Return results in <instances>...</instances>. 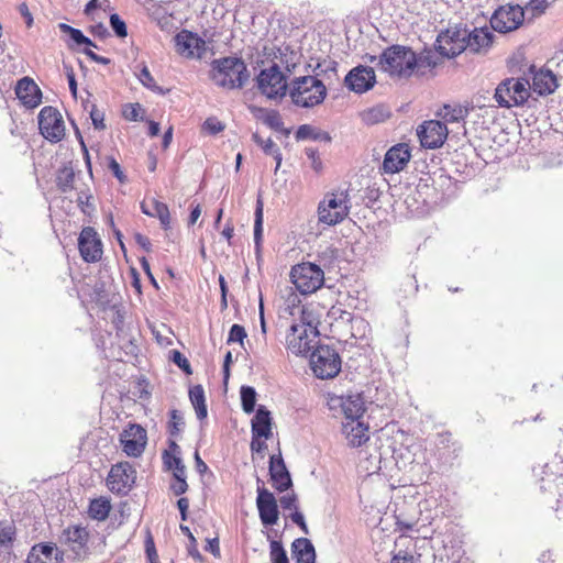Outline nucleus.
<instances>
[{"mask_svg":"<svg viewBox=\"0 0 563 563\" xmlns=\"http://www.w3.org/2000/svg\"><path fill=\"white\" fill-rule=\"evenodd\" d=\"M494 98L498 106L503 108L509 109L514 106H518L512 101L515 100V96L512 95L510 86L506 84V79L496 87Z\"/></svg>","mask_w":563,"mask_h":563,"instance_id":"obj_36","label":"nucleus"},{"mask_svg":"<svg viewBox=\"0 0 563 563\" xmlns=\"http://www.w3.org/2000/svg\"><path fill=\"white\" fill-rule=\"evenodd\" d=\"M202 129L209 134L216 135L224 130V124L217 118L211 117L203 122Z\"/></svg>","mask_w":563,"mask_h":563,"instance_id":"obj_50","label":"nucleus"},{"mask_svg":"<svg viewBox=\"0 0 563 563\" xmlns=\"http://www.w3.org/2000/svg\"><path fill=\"white\" fill-rule=\"evenodd\" d=\"M137 79L140 82L151 91L158 93V95H166L168 92V89H163L162 87L157 86L155 82L154 77L151 75L148 68L146 65H142L139 74H136Z\"/></svg>","mask_w":563,"mask_h":563,"instance_id":"obj_40","label":"nucleus"},{"mask_svg":"<svg viewBox=\"0 0 563 563\" xmlns=\"http://www.w3.org/2000/svg\"><path fill=\"white\" fill-rule=\"evenodd\" d=\"M562 468V462H551L533 468L534 476L538 477L541 494L548 503L555 504V510L563 508Z\"/></svg>","mask_w":563,"mask_h":563,"instance_id":"obj_4","label":"nucleus"},{"mask_svg":"<svg viewBox=\"0 0 563 563\" xmlns=\"http://www.w3.org/2000/svg\"><path fill=\"white\" fill-rule=\"evenodd\" d=\"M305 153L307 157L310 159L311 168L314 172L320 173L322 170V162L320 159L318 150L313 147H307L305 150Z\"/></svg>","mask_w":563,"mask_h":563,"instance_id":"obj_55","label":"nucleus"},{"mask_svg":"<svg viewBox=\"0 0 563 563\" xmlns=\"http://www.w3.org/2000/svg\"><path fill=\"white\" fill-rule=\"evenodd\" d=\"M15 536L13 522L0 521V563H9Z\"/></svg>","mask_w":563,"mask_h":563,"instance_id":"obj_28","label":"nucleus"},{"mask_svg":"<svg viewBox=\"0 0 563 563\" xmlns=\"http://www.w3.org/2000/svg\"><path fill=\"white\" fill-rule=\"evenodd\" d=\"M269 558L272 563H289L286 550L280 541L271 540Z\"/></svg>","mask_w":563,"mask_h":563,"instance_id":"obj_46","label":"nucleus"},{"mask_svg":"<svg viewBox=\"0 0 563 563\" xmlns=\"http://www.w3.org/2000/svg\"><path fill=\"white\" fill-rule=\"evenodd\" d=\"M170 360L186 374H191L189 361L179 351L173 350Z\"/></svg>","mask_w":563,"mask_h":563,"instance_id":"obj_54","label":"nucleus"},{"mask_svg":"<svg viewBox=\"0 0 563 563\" xmlns=\"http://www.w3.org/2000/svg\"><path fill=\"white\" fill-rule=\"evenodd\" d=\"M164 465L168 470H178V467H186L183 463V460L180 456L169 453L168 451H165L163 454Z\"/></svg>","mask_w":563,"mask_h":563,"instance_id":"obj_53","label":"nucleus"},{"mask_svg":"<svg viewBox=\"0 0 563 563\" xmlns=\"http://www.w3.org/2000/svg\"><path fill=\"white\" fill-rule=\"evenodd\" d=\"M78 249L85 262L95 263L101 258L102 244L93 228L86 227L81 230L78 238Z\"/></svg>","mask_w":563,"mask_h":563,"instance_id":"obj_18","label":"nucleus"},{"mask_svg":"<svg viewBox=\"0 0 563 563\" xmlns=\"http://www.w3.org/2000/svg\"><path fill=\"white\" fill-rule=\"evenodd\" d=\"M390 563H415V558L411 554L399 551L398 553L394 554Z\"/></svg>","mask_w":563,"mask_h":563,"instance_id":"obj_64","label":"nucleus"},{"mask_svg":"<svg viewBox=\"0 0 563 563\" xmlns=\"http://www.w3.org/2000/svg\"><path fill=\"white\" fill-rule=\"evenodd\" d=\"M291 554L296 563H316V550L307 538H297L291 543Z\"/></svg>","mask_w":563,"mask_h":563,"instance_id":"obj_31","label":"nucleus"},{"mask_svg":"<svg viewBox=\"0 0 563 563\" xmlns=\"http://www.w3.org/2000/svg\"><path fill=\"white\" fill-rule=\"evenodd\" d=\"M185 424L184 418L180 411L173 409L170 411L169 432L170 434H177L180 427Z\"/></svg>","mask_w":563,"mask_h":563,"instance_id":"obj_51","label":"nucleus"},{"mask_svg":"<svg viewBox=\"0 0 563 563\" xmlns=\"http://www.w3.org/2000/svg\"><path fill=\"white\" fill-rule=\"evenodd\" d=\"M559 87L556 76L549 69H540L533 75L532 90L539 96L553 93Z\"/></svg>","mask_w":563,"mask_h":563,"instance_id":"obj_27","label":"nucleus"},{"mask_svg":"<svg viewBox=\"0 0 563 563\" xmlns=\"http://www.w3.org/2000/svg\"><path fill=\"white\" fill-rule=\"evenodd\" d=\"M313 374L321 379L335 377L341 371V357L335 349L329 345H318L310 355Z\"/></svg>","mask_w":563,"mask_h":563,"instance_id":"obj_8","label":"nucleus"},{"mask_svg":"<svg viewBox=\"0 0 563 563\" xmlns=\"http://www.w3.org/2000/svg\"><path fill=\"white\" fill-rule=\"evenodd\" d=\"M176 52L186 58H201L206 52V42L197 33L181 30L174 37Z\"/></svg>","mask_w":563,"mask_h":563,"instance_id":"obj_15","label":"nucleus"},{"mask_svg":"<svg viewBox=\"0 0 563 563\" xmlns=\"http://www.w3.org/2000/svg\"><path fill=\"white\" fill-rule=\"evenodd\" d=\"M410 157L411 152L408 144H396L386 152L382 169L385 174L398 173L407 166Z\"/></svg>","mask_w":563,"mask_h":563,"instance_id":"obj_20","label":"nucleus"},{"mask_svg":"<svg viewBox=\"0 0 563 563\" xmlns=\"http://www.w3.org/2000/svg\"><path fill=\"white\" fill-rule=\"evenodd\" d=\"M69 37L77 45H87V46L97 47V45L78 29H74L71 31Z\"/></svg>","mask_w":563,"mask_h":563,"instance_id":"obj_58","label":"nucleus"},{"mask_svg":"<svg viewBox=\"0 0 563 563\" xmlns=\"http://www.w3.org/2000/svg\"><path fill=\"white\" fill-rule=\"evenodd\" d=\"M344 82L350 90L356 93L366 92L376 82L375 71L369 66L358 65L347 73Z\"/></svg>","mask_w":563,"mask_h":563,"instance_id":"obj_19","label":"nucleus"},{"mask_svg":"<svg viewBox=\"0 0 563 563\" xmlns=\"http://www.w3.org/2000/svg\"><path fill=\"white\" fill-rule=\"evenodd\" d=\"M421 146L426 148H438L442 146L448 137L446 125L438 120L426 121L417 131Z\"/></svg>","mask_w":563,"mask_h":563,"instance_id":"obj_17","label":"nucleus"},{"mask_svg":"<svg viewBox=\"0 0 563 563\" xmlns=\"http://www.w3.org/2000/svg\"><path fill=\"white\" fill-rule=\"evenodd\" d=\"M263 437L252 435L251 440V451L252 459L255 460V455L258 454L263 457V452L267 449L265 441L262 440Z\"/></svg>","mask_w":563,"mask_h":563,"instance_id":"obj_56","label":"nucleus"},{"mask_svg":"<svg viewBox=\"0 0 563 563\" xmlns=\"http://www.w3.org/2000/svg\"><path fill=\"white\" fill-rule=\"evenodd\" d=\"M280 55V63L284 65L287 73L291 74L299 59L298 53L292 51L288 45L278 48Z\"/></svg>","mask_w":563,"mask_h":563,"instance_id":"obj_44","label":"nucleus"},{"mask_svg":"<svg viewBox=\"0 0 563 563\" xmlns=\"http://www.w3.org/2000/svg\"><path fill=\"white\" fill-rule=\"evenodd\" d=\"M41 134L52 143L62 141L65 136V124L60 112L53 107H44L38 113Z\"/></svg>","mask_w":563,"mask_h":563,"instance_id":"obj_11","label":"nucleus"},{"mask_svg":"<svg viewBox=\"0 0 563 563\" xmlns=\"http://www.w3.org/2000/svg\"><path fill=\"white\" fill-rule=\"evenodd\" d=\"M136 471L129 462L112 465L108 477V488L117 495H128L135 483Z\"/></svg>","mask_w":563,"mask_h":563,"instance_id":"obj_12","label":"nucleus"},{"mask_svg":"<svg viewBox=\"0 0 563 563\" xmlns=\"http://www.w3.org/2000/svg\"><path fill=\"white\" fill-rule=\"evenodd\" d=\"M26 563H58V552L51 543L35 544L27 555Z\"/></svg>","mask_w":563,"mask_h":563,"instance_id":"obj_32","label":"nucleus"},{"mask_svg":"<svg viewBox=\"0 0 563 563\" xmlns=\"http://www.w3.org/2000/svg\"><path fill=\"white\" fill-rule=\"evenodd\" d=\"M180 530L189 539L188 554L197 561H202V555L200 554L197 547V540L191 533L190 529L187 526L180 525Z\"/></svg>","mask_w":563,"mask_h":563,"instance_id":"obj_47","label":"nucleus"},{"mask_svg":"<svg viewBox=\"0 0 563 563\" xmlns=\"http://www.w3.org/2000/svg\"><path fill=\"white\" fill-rule=\"evenodd\" d=\"M470 36L465 40V51L474 54L486 53L493 44L494 34L487 27L468 29Z\"/></svg>","mask_w":563,"mask_h":563,"instance_id":"obj_23","label":"nucleus"},{"mask_svg":"<svg viewBox=\"0 0 563 563\" xmlns=\"http://www.w3.org/2000/svg\"><path fill=\"white\" fill-rule=\"evenodd\" d=\"M264 123L276 131H279L283 128L282 117L277 111L274 110L266 114Z\"/></svg>","mask_w":563,"mask_h":563,"instance_id":"obj_57","label":"nucleus"},{"mask_svg":"<svg viewBox=\"0 0 563 563\" xmlns=\"http://www.w3.org/2000/svg\"><path fill=\"white\" fill-rule=\"evenodd\" d=\"M376 59L380 70L397 78H409L413 74L423 76L435 68L440 62L435 52L430 48H424L417 54L410 47L398 44L386 47L378 58L369 57L372 63Z\"/></svg>","mask_w":563,"mask_h":563,"instance_id":"obj_1","label":"nucleus"},{"mask_svg":"<svg viewBox=\"0 0 563 563\" xmlns=\"http://www.w3.org/2000/svg\"><path fill=\"white\" fill-rule=\"evenodd\" d=\"M241 405L245 413H252L256 405V390L251 386H242L240 390Z\"/></svg>","mask_w":563,"mask_h":563,"instance_id":"obj_42","label":"nucleus"},{"mask_svg":"<svg viewBox=\"0 0 563 563\" xmlns=\"http://www.w3.org/2000/svg\"><path fill=\"white\" fill-rule=\"evenodd\" d=\"M444 109H445L444 118L446 121L459 122L466 114V110H464L462 108L451 109L449 106H445Z\"/></svg>","mask_w":563,"mask_h":563,"instance_id":"obj_59","label":"nucleus"},{"mask_svg":"<svg viewBox=\"0 0 563 563\" xmlns=\"http://www.w3.org/2000/svg\"><path fill=\"white\" fill-rule=\"evenodd\" d=\"M111 506L107 499H93L90 501L88 514L95 520H104L110 512Z\"/></svg>","mask_w":563,"mask_h":563,"instance_id":"obj_38","label":"nucleus"},{"mask_svg":"<svg viewBox=\"0 0 563 563\" xmlns=\"http://www.w3.org/2000/svg\"><path fill=\"white\" fill-rule=\"evenodd\" d=\"M547 5V0H530L526 9H530L533 12V15H539L544 12Z\"/></svg>","mask_w":563,"mask_h":563,"instance_id":"obj_62","label":"nucleus"},{"mask_svg":"<svg viewBox=\"0 0 563 563\" xmlns=\"http://www.w3.org/2000/svg\"><path fill=\"white\" fill-rule=\"evenodd\" d=\"M506 84L512 89V95L515 96V100L512 101L515 103L521 106L528 100L530 96L528 80L523 78H506Z\"/></svg>","mask_w":563,"mask_h":563,"instance_id":"obj_34","label":"nucleus"},{"mask_svg":"<svg viewBox=\"0 0 563 563\" xmlns=\"http://www.w3.org/2000/svg\"><path fill=\"white\" fill-rule=\"evenodd\" d=\"M256 81L260 91L268 99L283 98L287 93L286 75L276 63L262 69L256 77Z\"/></svg>","mask_w":563,"mask_h":563,"instance_id":"obj_10","label":"nucleus"},{"mask_svg":"<svg viewBox=\"0 0 563 563\" xmlns=\"http://www.w3.org/2000/svg\"><path fill=\"white\" fill-rule=\"evenodd\" d=\"M189 398L195 407L197 418L203 420L208 416L205 390L201 385H196L189 389Z\"/></svg>","mask_w":563,"mask_h":563,"instance_id":"obj_35","label":"nucleus"},{"mask_svg":"<svg viewBox=\"0 0 563 563\" xmlns=\"http://www.w3.org/2000/svg\"><path fill=\"white\" fill-rule=\"evenodd\" d=\"M210 78L224 89H242L250 74L245 62L240 57H221L211 62Z\"/></svg>","mask_w":563,"mask_h":563,"instance_id":"obj_3","label":"nucleus"},{"mask_svg":"<svg viewBox=\"0 0 563 563\" xmlns=\"http://www.w3.org/2000/svg\"><path fill=\"white\" fill-rule=\"evenodd\" d=\"M246 338V331L244 327L240 324H233L229 331L228 344L233 342L243 343V340Z\"/></svg>","mask_w":563,"mask_h":563,"instance_id":"obj_52","label":"nucleus"},{"mask_svg":"<svg viewBox=\"0 0 563 563\" xmlns=\"http://www.w3.org/2000/svg\"><path fill=\"white\" fill-rule=\"evenodd\" d=\"M15 93L21 102L29 108L37 107L42 100V92L40 88L29 77H24L18 81Z\"/></svg>","mask_w":563,"mask_h":563,"instance_id":"obj_25","label":"nucleus"},{"mask_svg":"<svg viewBox=\"0 0 563 563\" xmlns=\"http://www.w3.org/2000/svg\"><path fill=\"white\" fill-rule=\"evenodd\" d=\"M350 209L351 201L347 191L329 192L318 205V223L324 227H334L347 218Z\"/></svg>","mask_w":563,"mask_h":563,"instance_id":"obj_6","label":"nucleus"},{"mask_svg":"<svg viewBox=\"0 0 563 563\" xmlns=\"http://www.w3.org/2000/svg\"><path fill=\"white\" fill-rule=\"evenodd\" d=\"M256 493V507L258 510L261 522L265 527L276 525L279 518L277 500L274 494L264 487L263 481L260 477H257Z\"/></svg>","mask_w":563,"mask_h":563,"instance_id":"obj_14","label":"nucleus"},{"mask_svg":"<svg viewBox=\"0 0 563 563\" xmlns=\"http://www.w3.org/2000/svg\"><path fill=\"white\" fill-rule=\"evenodd\" d=\"M525 19L523 9L516 4L499 7L490 18V26L499 33H508L518 29Z\"/></svg>","mask_w":563,"mask_h":563,"instance_id":"obj_13","label":"nucleus"},{"mask_svg":"<svg viewBox=\"0 0 563 563\" xmlns=\"http://www.w3.org/2000/svg\"><path fill=\"white\" fill-rule=\"evenodd\" d=\"M342 412L344 413L345 421H361L365 407L361 395H351L342 399L341 402Z\"/></svg>","mask_w":563,"mask_h":563,"instance_id":"obj_33","label":"nucleus"},{"mask_svg":"<svg viewBox=\"0 0 563 563\" xmlns=\"http://www.w3.org/2000/svg\"><path fill=\"white\" fill-rule=\"evenodd\" d=\"M90 118H91L95 129H97V130L106 129L104 114L102 111H100L96 107H93L92 110L90 111Z\"/></svg>","mask_w":563,"mask_h":563,"instance_id":"obj_61","label":"nucleus"},{"mask_svg":"<svg viewBox=\"0 0 563 563\" xmlns=\"http://www.w3.org/2000/svg\"><path fill=\"white\" fill-rule=\"evenodd\" d=\"M141 210L148 217L157 218L164 230H168L170 228V214L166 203L156 199L143 201L141 203Z\"/></svg>","mask_w":563,"mask_h":563,"instance_id":"obj_29","label":"nucleus"},{"mask_svg":"<svg viewBox=\"0 0 563 563\" xmlns=\"http://www.w3.org/2000/svg\"><path fill=\"white\" fill-rule=\"evenodd\" d=\"M287 349L295 355H306L311 350L308 329L305 324H292L286 338Z\"/></svg>","mask_w":563,"mask_h":563,"instance_id":"obj_22","label":"nucleus"},{"mask_svg":"<svg viewBox=\"0 0 563 563\" xmlns=\"http://www.w3.org/2000/svg\"><path fill=\"white\" fill-rule=\"evenodd\" d=\"M110 26L113 30L114 34L120 37H126L128 35V27L125 22L120 18L119 14L112 13L110 15Z\"/></svg>","mask_w":563,"mask_h":563,"instance_id":"obj_49","label":"nucleus"},{"mask_svg":"<svg viewBox=\"0 0 563 563\" xmlns=\"http://www.w3.org/2000/svg\"><path fill=\"white\" fill-rule=\"evenodd\" d=\"M342 432L345 435L349 445L353 448L361 446L369 439L367 434L368 428L362 421H344L342 423Z\"/></svg>","mask_w":563,"mask_h":563,"instance_id":"obj_26","label":"nucleus"},{"mask_svg":"<svg viewBox=\"0 0 563 563\" xmlns=\"http://www.w3.org/2000/svg\"><path fill=\"white\" fill-rule=\"evenodd\" d=\"M389 117L388 110L384 106H376L365 110L362 113L364 123L372 125L385 121Z\"/></svg>","mask_w":563,"mask_h":563,"instance_id":"obj_39","label":"nucleus"},{"mask_svg":"<svg viewBox=\"0 0 563 563\" xmlns=\"http://www.w3.org/2000/svg\"><path fill=\"white\" fill-rule=\"evenodd\" d=\"M466 36H470L466 25L450 26L439 33L435 49L442 57L453 58L465 52Z\"/></svg>","mask_w":563,"mask_h":563,"instance_id":"obj_9","label":"nucleus"},{"mask_svg":"<svg viewBox=\"0 0 563 563\" xmlns=\"http://www.w3.org/2000/svg\"><path fill=\"white\" fill-rule=\"evenodd\" d=\"M290 279L301 294H312L322 287L324 273L317 264L303 262L292 266Z\"/></svg>","mask_w":563,"mask_h":563,"instance_id":"obj_7","label":"nucleus"},{"mask_svg":"<svg viewBox=\"0 0 563 563\" xmlns=\"http://www.w3.org/2000/svg\"><path fill=\"white\" fill-rule=\"evenodd\" d=\"M289 96L292 102L302 108H311L323 102L327 88L316 76H300L292 80Z\"/></svg>","mask_w":563,"mask_h":563,"instance_id":"obj_5","label":"nucleus"},{"mask_svg":"<svg viewBox=\"0 0 563 563\" xmlns=\"http://www.w3.org/2000/svg\"><path fill=\"white\" fill-rule=\"evenodd\" d=\"M297 140L312 139L314 141L321 140L325 142L331 141V136L327 132H316V130L309 124L300 125L296 131Z\"/></svg>","mask_w":563,"mask_h":563,"instance_id":"obj_43","label":"nucleus"},{"mask_svg":"<svg viewBox=\"0 0 563 563\" xmlns=\"http://www.w3.org/2000/svg\"><path fill=\"white\" fill-rule=\"evenodd\" d=\"M89 532L85 527L70 526L63 530L59 542L71 550L77 556L87 552Z\"/></svg>","mask_w":563,"mask_h":563,"instance_id":"obj_21","label":"nucleus"},{"mask_svg":"<svg viewBox=\"0 0 563 563\" xmlns=\"http://www.w3.org/2000/svg\"><path fill=\"white\" fill-rule=\"evenodd\" d=\"M108 167L120 183H124L126 180V177L123 174L120 164L113 157L109 159Z\"/></svg>","mask_w":563,"mask_h":563,"instance_id":"obj_63","label":"nucleus"},{"mask_svg":"<svg viewBox=\"0 0 563 563\" xmlns=\"http://www.w3.org/2000/svg\"><path fill=\"white\" fill-rule=\"evenodd\" d=\"M269 475L273 486L278 492H285L291 487L292 481L280 454L269 457Z\"/></svg>","mask_w":563,"mask_h":563,"instance_id":"obj_24","label":"nucleus"},{"mask_svg":"<svg viewBox=\"0 0 563 563\" xmlns=\"http://www.w3.org/2000/svg\"><path fill=\"white\" fill-rule=\"evenodd\" d=\"M252 435H260L264 439L272 437V416L271 411L264 406H258L254 417L252 418Z\"/></svg>","mask_w":563,"mask_h":563,"instance_id":"obj_30","label":"nucleus"},{"mask_svg":"<svg viewBox=\"0 0 563 563\" xmlns=\"http://www.w3.org/2000/svg\"><path fill=\"white\" fill-rule=\"evenodd\" d=\"M74 179L75 173L71 166L64 165L57 170L56 185L62 192L67 194L73 189Z\"/></svg>","mask_w":563,"mask_h":563,"instance_id":"obj_37","label":"nucleus"},{"mask_svg":"<svg viewBox=\"0 0 563 563\" xmlns=\"http://www.w3.org/2000/svg\"><path fill=\"white\" fill-rule=\"evenodd\" d=\"M263 238V201L261 198L256 201L254 220V244L256 252H260Z\"/></svg>","mask_w":563,"mask_h":563,"instance_id":"obj_41","label":"nucleus"},{"mask_svg":"<svg viewBox=\"0 0 563 563\" xmlns=\"http://www.w3.org/2000/svg\"><path fill=\"white\" fill-rule=\"evenodd\" d=\"M432 181L433 185H437L443 190L441 198L433 195L435 188L429 184V179H420L417 186L409 189L406 195L404 202L413 216L423 214L431 207L454 194L455 184L450 176L440 174L438 178L432 179Z\"/></svg>","mask_w":563,"mask_h":563,"instance_id":"obj_2","label":"nucleus"},{"mask_svg":"<svg viewBox=\"0 0 563 563\" xmlns=\"http://www.w3.org/2000/svg\"><path fill=\"white\" fill-rule=\"evenodd\" d=\"M169 487L176 496H180L187 492L186 467H178V470L173 472V482Z\"/></svg>","mask_w":563,"mask_h":563,"instance_id":"obj_45","label":"nucleus"},{"mask_svg":"<svg viewBox=\"0 0 563 563\" xmlns=\"http://www.w3.org/2000/svg\"><path fill=\"white\" fill-rule=\"evenodd\" d=\"M280 506L284 510H297V496L295 494H287L280 497Z\"/></svg>","mask_w":563,"mask_h":563,"instance_id":"obj_60","label":"nucleus"},{"mask_svg":"<svg viewBox=\"0 0 563 563\" xmlns=\"http://www.w3.org/2000/svg\"><path fill=\"white\" fill-rule=\"evenodd\" d=\"M146 430L140 424L132 423L120 434V442L123 451L133 457L140 456L146 445Z\"/></svg>","mask_w":563,"mask_h":563,"instance_id":"obj_16","label":"nucleus"},{"mask_svg":"<svg viewBox=\"0 0 563 563\" xmlns=\"http://www.w3.org/2000/svg\"><path fill=\"white\" fill-rule=\"evenodd\" d=\"M144 109L140 103H128L124 106L123 115L129 121H141L143 120Z\"/></svg>","mask_w":563,"mask_h":563,"instance_id":"obj_48","label":"nucleus"}]
</instances>
